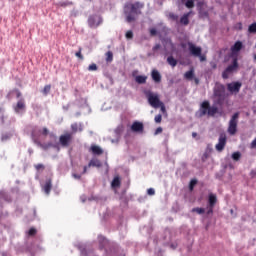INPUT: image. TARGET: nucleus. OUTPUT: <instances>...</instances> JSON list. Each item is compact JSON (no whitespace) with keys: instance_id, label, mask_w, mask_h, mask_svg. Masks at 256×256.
Here are the masks:
<instances>
[{"instance_id":"f3484780","label":"nucleus","mask_w":256,"mask_h":256,"mask_svg":"<svg viewBox=\"0 0 256 256\" xmlns=\"http://www.w3.org/2000/svg\"><path fill=\"white\" fill-rule=\"evenodd\" d=\"M151 77L155 83H161V73L157 70H152Z\"/></svg>"},{"instance_id":"8fccbe9b","label":"nucleus","mask_w":256,"mask_h":256,"mask_svg":"<svg viewBox=\"0 0 256 256\" xmlns=\"http://www.w3.org/2000/svg\"><path fill=\"white\" fill-rule=\"evenodd\" d=\"M147 193H148V195H155V189L149 188V189L147 190Z\"/></svg>"},{"instance_id":"a878e982","label":"nucleus","mask_w":256,"mask_h":256,"mask_svg":"<svg viewBox=\"0 0 256 256\" xmlns=\"http://www.w3.org/2000/svg\"><path fill=\"white\" fill-rule=\"evenodd\" d=\"M194 75H195V73H194L193 69H191L190 71H187L184 74V77H185V79L191 80V79H193Z\"/></svg>"},{"instance_id":"a18cd8bd","label":"nucleus","mask_w":256,"mask_h":256,"mask_svg":"<svg viewBox=\"0 0 256 256\" xmlns=\"http://www.w3.org/2000/svg\"><path fill=\"white\" fill-rule=\"evenodd\" d=\"M235 29H237L238 31H241L243 29V24L241 22H238L236 25H235Z\"/></svg>"},{"instance_id":"c03bdc74","label":"nucleus","mask_w":256,"mask_h":256,"mask_svg":"<svg viewBox=\"0 0 256 256\" xmlns=\"http://www.w3.org/2000/svg\"><path fill=\"white\" fill-rule=\"evenodd\" d=\"M159 108L163 113H167V109L165 108V104L163 102L159 105Z\"/></svg>"},{"instance_id":"2eb2a0df","label":"nucleus","mask_w":256,"mask_h":256,"mask_svg":"<svg viewBox=\"0 0 256 256\" xmlns=\"http://www.w3.org/2000/svg\"><path fill=\"white\" fill-rule=\"evenodd\" d=\"M239 67V63L237 61V58H234L233 59V62L231 65H229L226 70L229 72V73H233V71H236Z\"/></svg>"},{"instance_id":"423d86ee","label":"nucleus","mask_w":256,"mask_h":256,"mask_svg":"<svg viewBox=\"0 0 256 256\" xmlns=\"http://www.w3.org/2000/svg\"><path fill=\"white\" fill-rule=\"evenodd\" d=\"M73 141V133L66 132L59 137V143L61 147H69L71 145V142Z\"/></svg>"},{"instance_id":"4c0bfd02","label":"nucleus","mask_w":256,"mask_h":256,"mask_svg":"<svg viewBox=\"0 0 256 256\" xmlns=\"http://www.w3.org/2000/svg\"><path fill=\"white\" fill-rule=\"evenodd\" d=\"M82 48H79V50L75 53V56L78 57L81 61H83L84 57L83 54H81Z\"/></svg>"},{"instance_id":"e2e57ef3","label":"nucleus","mask_w":256,"mask_h":256,"mask_svg":"<svg viewBox=\"0 0 256 256\" xmlns=\"http://www.w3.org/2000/svg\"><path fill=\"white\" fill-rule=\"evenodd\" d=\"M204 159H207V157H208V155H207V153H204Z\"/></svg>"},{"instance_id":"473e14b6","label":"nucleus","mask_w":256,"mask_h":256,"mask_svg":"<svg viewBox=\"0 0 256 256\" xmlns=\"http://www.w3.org/2000/svg\"><path fill=\"white\" fill-rule=\"evenodd\" d=\"M232 159L233 161H239V159H241V152H234L232 154Z\"/></svg>"},{"instance_id":"c85d7f7f","label":"nucleus","mask_w":256,"mask_h":256,"mask_svg":"<svg viewBox=\"0 0 256 256\" xmlns=\"http://www.w3.org/2000/svg\"><path fill=\"white\" fill-rule=\"evenodd\" d=\"M195 185H197V179H192L189 183V191H193L195 189Z\"/></svg>"},{"instance_id":"393cba45","label":"nucleus","mask_w":256,"mask_h":256,"mask_svg":"<svg viewBox=\"0 0 256 256\" xmlns=\"http://www.w3.org/2000/svg\"><path fill=\"white\" fill-rule=\"evenodd\" d=\"M88 167H101V161L99 160H90Z\"/></svg>"},{"instance_id":"49530a36","label":"nucleus","mask_w":256,"mask_h":256,"mask_svg":"<svg viewBox=\"0 0 256 256\" xmlns=\"http://www.w3.org/2000/svg\"><path fill=\"white\" fill-rule=\"evenodd\" d=\"M160 133H163V128L162 127H158L155 132L154 135H159Z\"/></svg>"},{"instance_id":"ddd939ff","label":"nucleus","mask_w":256,"mask_h":256,"mask_svg":"<svg viewBox=\"0 0 256 256\" xmlns=\"http://www.w3.org/2000/svg\"><path fill=\"white\" fill-rule=\"evenodd\" d=\"M191 13H193L192 11L183 14V16L180 18V25H184L185 27H187V25H189V17H191Z\"/></svg>"},{"instance_id":"7ed1b4c3","label":"nucleus","mask_w":256,"mask_h":256,"mask_svg":"<svg viewBox=\"0 0 256 256\" xmlns=\"http://www.w3.org/2000/svg\"><path fill=\"white\" fill-rule=\"evenodd\" d=\"M31 137L34 143H37V145H39V147H41V149H43L44 151H47V149H51V147H54V149H57L59 151V146L53 144V142L41 143V141H39V134H37V128H33Z\"/></svg>"},{"instance_id":"5fc2aeb1","label":"nucleus","mask_w":256,"mask_h":256,"mask_svg":"<svg viewBox=\"0 0 256 256\" xmlns=\"http://www.w3.org/2000/svg\"><path fill=\"white\" fill-rule=\"evenodd\" d=\"M71 129L72 131H77V124H72Z\"/></svg>"},{"instance_id":"680f3d73","label":"nucleus","mask_w":256,"mask_h":256,"mask_svg":"<svg viewBox=\"0 0 256 256\" xmlns=\"http://www.w3.org/2000/svg\"><path fill=\"white\" fill-rule=\"evenodd\" d=\"M192 137H194V138L197 137V132H193Z\"/></svg>"},{"instance_id":"c9c22d12","label":"nucleus","mask_w":256,"mask_h":256,"mask_svg":"<svg viewBox=\"0 0 256 256\" xmlns=\"http://www.w3.org/2000/svg\"><path fill=\"white\" fill-rule=\"evenodd\" d=\"M249 33H256V22L252 23L248 28Z\"/></svg>"},{"instance_id":"1a4fd4ad","label":"nucleus","mask_w":256,"mask_h":256,"mask_svg":"<svg viewBox=\"0 0 256 256\" xmlns=\"http://www.w3.org/2000/svg\"><path fill=\"white\" fill-rule=\"evenodd\" d=\"M242 85L243 84L241 82L228 83L227 90L229 91V93H239L241 91Z\"/></svg>"},{"instance_id":"79ce46f5","label":"nucleus","mask_w":256,"mask_h":256,"mask_svg":"<svg viewBox=\"0 0 256 256\" xmlns=\"http://www.w3.org/2000/svg\"><path fill=\"white\" fill-rule=\"evenodd\" d=\"M81 255L82 256H93V252H87V249H82Z\"/></svg>"},{"instance_id":"f8f14e48","label":"nucleus","mask_w":256,"mask_h":256,"mask_svg":"<svg viewBox=\"0 0 256 256\" xmlns=\"http://www.w3.org/2000/svg\"><path fill=\"white\" fill-rule=\"evenodd\" d=\"M25 109V100L20 99L17 104L14 106L15 113H21V111H24Z\"/></svg>"},{"instance_id":"cd10ccee","label":"nucleus","mask_w":256,"mask_h":256,"mask_svg":"<svg viewBox=\"0 0 256 256\" xmlns=\"http://www.w3.org/2000/svg\"><path fill=\"white\" fill-rule=\"evenodd\" d=\"M106 61H107V63H111L113 61V52L108 51L106 53Z\"/></svg>"},{"instance_id":"9d476101","label":"nucleus","mask_w":256,"mask_h":256,"mask_svg":"<svg viewBox=\"0 0 256 256\" xmlns=\"http://www.w3.org/2000/svg\"><path fill=\"white\" fill-rule=\"evenodd\" d=\"M130 129L133 133H143V131H145V126L143 125V122L134 121Z\"/></svg>"},{"instance_id":"bb28decb","label":"nucleus","mask_w":256,"mask_h":256,"mask_svg":"<svg viewBox=\"0 0 256 256\" xmlns=\"http://www.w3.org/2000/svg\"><path fill=\"white\" fill-rule=\"evenodd\" d=\"M192 213H197L198 215H203V213H205V208H199V207L193 208Z\"/></svg>"},{"instance_id":"69168bd1","label":"nucleus","mask_w":256,"mask_h":256,"mask_svg":"<svg viewBox=\"0 0 256 256\" xmlns=\"http://www.w3.org/2000/svg\"><path fill=\"white\" fill-rule=\"evenodd\" d=\"M195 81H196V83H199V80H198V79H196Z\"/></svg>"},{"instance_id":"2f4dec72","label":"nucleus","mask_w":256,"mask_h":256,"mask_svg":"<svg viewBox=\"0 0 256 256\" xmlns=\"http://www.w3.org/2000/svg\"><path fill=\"white\" fill-rule=\"evenodd\" d=\"M51 92V85L44 86V89L42 90L43 95H49Z\"/></svg>"},{"instance_id":"f257e3e1","label":"nucleus","mask_w":256,"mask_h":256,"mask_svg":"<svg viewBox=\"0 0 256 256\" xmlns=\"http://www.w3.org/2000/svg\"><path fill=\"white\" fill-rule=\"evenodd\" d=\"M145 7V3L143 2H127L124 5V15L127 23H133V21H137V16L141 15V9Z\"/></svg>"},{"instance_id":"39448f33","label":"nucleus","mask_w":256,"mask_h":256,"mask_svg":"<svg viewBox=\"0 0 256 256\" xmlns=\"http://www.w3.org/2000/svg\"><path fill=\"white\" fill-rule=\"evenodd\" d=\"M239 112H236L232 115L227 132L229 135H235L237 133V123H239Z\"/></svg>"},{"instance_id":"f704fd0d","label":"nucleus","mask_w":256,"mask_h":256,"mask_svg":"<svg viewBox=\"0 0 256 256\" xmlns=\"http://www.w3.org/2000/svg\"><path fill=\"white\" fill-rule=\"evenodd\" d=\"M28 235L29 237H35V235H37V229H35L34 227L30 228L28 231Z\"/></svg>"},{"instance_id":"37998d69","label":"nucleus","mask_w":256,"mask_h":256,"mask_svg":"<svg viewBox=\"0 0 256 256\" xmlns=\"http://www.w3.org/2000/svg\"><path fill=\"white\" fill-rule=\"evenodd\" d=\"M126 39H133V31L129 30L125 34Z\"/></svg>"},{"instance_id":"4d7b16f0","label":"nucleus","mask_w":256,"mask_h":256,"mask_svg":"<svg viewBox=\"0 0 256 256\" xmlns=\"http://www.w3.org/2000/svg\"><path fill=\"white\" fill-rule=\"evenodd\" d=\"M72 177H74V179H81V175L79 174H73Z\"/></svg>"},{"instance_id":"aec40b11","label":"nucleus","mask_w":256,"mask_h":256,"mask_svg":"<svg viewBox=\"0 0 256 256\" xmlns=\"http://www.w3.org/2000/svg\"><path fill=\"white\" fill-rule=\"evenodd\" d=\"M216 203H217V196L215 194H209L208 206L215 207Z\"/></svg>"},{"instance_id":"864d4df0","label":"nucleus","mask_w":256,"mask_h":256,"mask_svg":"<svg viewBox=\"0 0 256 256\" xmlns=\"http://www.w3.org/2000/svg\"><path fill=\"white\" fill-rule=\"evenodd\" d=\"M196 57H199L201 62L207 60V58L205 56H203L202 54H200V56H196Z\"/></svg>"},{"instance_id":"412c9836","label":"nucleus","mask_w":256,"mask_h":256,"mask_svg":"<svg viewBox=\"0 0 256 256\" xmlns=\"http://www.w3.org/2000/svg\"><path fill=\"white\" fill-rule=\"evenodd\" d=\"M225 93V86L223 84L219 85L217 89L214 91V95L216 97H221Z\"/></svg>"},{"instance_id":"dca6fc26","label":"nucleus","mask_w":256,"mask_h":256,"mask_svg":"<svg viewBox=\"0 0 256 256\" xmlns=\"http://www.w3.org/2000/svg\"><path fill=\"white\" fill-rule=\"evenodd\" d=\"M52 188H53V184L51 182V179H48L43 186L44 193H46V195H49L51 193Z\"/></svg>"},{"instance_id":"603ef678","label":"nucleus","mask_w":256,"mask_h":256,"mask_svg":"<svg viewBox=\"0 0 256 256\" xmlns=\"http://www.w3.org/2000/svg\"><path fill=\"white\" fill-rule=\"evenodd\" d=\"M159 49H161V44H156V45L153 47V51H159Z\"/></svg>"},{"instance_id":"58836bf2","label":"nucleus","mask_w":256,"mask_h":256,"mask_svg":"<svg viewBox=\"0 0 256 256\" xmlns=\"http://www.w3.org/2000/svg\"><path fill=\"white\" fill-rule=\"evenodd\" d=\"M98 67L97 64L92 63L88 66V71H97Z\"/></svg>"},{"instance_id":"ea45409f","label":"nucleus","mask_w":256,"mask_h":256,"mask_svg":"<svg viewBox=\"0 0 256 256\" xmlns=\"http://www.w3.org/2000/svg\"><path fill=\"white\" fill-rule=\"evenodd\" d=\"M231 74V72L227 71V69H225L222 72V79H229V75Z\"/></svg>"},{"instance_id":"f03ea898","label":"nucleus","mask_w":256,"mask_h":256,"mask_svg":"<svg viewBox=\"0 0 256 256\" xmlns=\"http://www.w3.org/2000/svg\"><path fill=\"white\" fill-rule=\"evenodd\" d=\"M218 111L219 109L217 106H211L209 101H204L200 106V117H205V115H208V117H215Z\"/></svg>"},{"instance_id":"b1692460","label":"nucleus","mask_w":256,"mask_h":256,"mask_svg":"<svg viewBox=\"0 0 256 256\" xmlns=\"http://www.w3.org/2000/svg\"><path fill=\"white\" fill-rule=\"evenodd\" d=\"M167 63L170 64L171 67H177V59H175L173 56H169L167 58Z\"/></svg>"},{"instance_id":"338daca9","label":"nucleus","mask_w":256,"mask_h":256,"mask_svg":"<svg viewBox=\"0 0 256 256\" xmlns=\"http://www.w3.org/2000/svg\"><path fill=\"white\" fill-rule=\"evenodd\" d=\"M254 59L256 60V54L254 55Z\"/></svg>"},{"instance_id":"72a5a7b5","label":"nucleus","mask_w":256,"mask_h":256,"mask_svg":"<svg viewBox=\"0 0 256 256\" xmlns=\"http://www.w3.org/2000/svg\"><path fill=\"white\" fill-rule=\"evenodd\" d=\"M98 241H99V243L101 244V245H100V249H103V247H105V246L103 245V243H107V239H105V237H103V236H99V237H98Z\"/></svg>"},{"instance_id":"bf43d9fd","label":"nucleus","mask_w":256,"mask_h":256,"mask_svg":"<svg viewBox=\"0 0 256 256\" xmlns=\"http://www.w3.org/2000/svg\"><path fill=\"white\" fill-rule=\"evenodd\" d=\"M9 139V136H2V141H7Z\"/></svg>"},{"instance_id":"6e6552de","label":"nucleus","mask_w":256,"mask_h":256,"mask_svg":"<svg viewBox=\"0 0 256 256\" xmlns=\"http://www.w3.org/2000/svg\"><path fill=\"white\" fill-rule=\"evenodd\" d=\"M225 145H227V135L225 133L220 134L218 143L216 144V151H223L225 149Z\"/></svg>"},{"instance_id":"6ab92c4d","label":"nucleus","mask_w":256,"mask_h":256,"mask_svg":"<svg viewBox=\"0 0 256 256\" xmlns=\"http://www.w3.org/2000/svg\"><path fill=\"white\" fill-rule=\"evenodd\" d=\"M89 27H99V22H97V16H90L88 18Z\"/></svg>"},{"instance_id":"de8ad7c7","label":"nucleus","mask_w":256,"mask_h":256,"mask_svg":"<svg viewBox=\"0 0 256 256\" xmlns=\"http://www.w3.org/2000/svg\"><path fill=\"white\" fill-rule=\"evenodd\" d=\"M150 35L152 37H155V35H157V29H155V28L150 29Z\"/></svg>"},{"instance_id":"0eeeda50","label":"nucleus","mask_w":256,"mask_h":256,"mask_svg":"<svg viewBox=\"0 0 256 256\" xmlns=\"http://www.w3.org/2000/svg\"><path fill=\"white\" fill-rule=\"evenodd\" d=\"M188 51L192 57H201V53H203V49L200 46H196L193 42H188Z\"/></svg>"},{"instance_id":"5701e85b","label":"nucleus","mask_w":256,"mask_h":256,"mask_svg":"<svg viewBox=\"0 0 256 256\" xmlns=\"http://www.w3.org/2000/svg\"><path fill=\"white\" fill-rule=\"evenodd\" d=\"M111 187L116 189L117 187H121V178L119 176L114 177L111 183Z\"/></svg>"},{"instance_id":"4be33fe9","label":"nucleus","mask_w":256,"mask_h":256,"mask_svg":"<svg viewBox=\"0 0 256 256\" xmlns=\"http://www.w3.org/2000/svg\"><path fill=\"white\" fill-rule=\"evenodd\" d=\"M135 81L138 85H144V83H147V76L138 75L135 77Z\"/></svg>"},{"instance_id":"0e129e2a","label":"nucleus","mask_w":256,"mask_h":256,"mask_svg":"<svg viewBox=\"0 0 256 256\" xmlns=\"http://www.w3.org/2000/svg\"><path fill=\"white\" fill-rule=\"evenodd\" d=\"M251 173H252V175H255V171H252Z\"/></svg>"},{"instance_id":"09e8293b","label":"nucleus","mask_w":256,"mask_h":256,"mask_svg":"<svg viewBox=\"0 0 256 256\" xmlns=\"http://www.w3.org/2000/svg\"><path fill=\"white\" fill-rule=\"evenodd\" d=\"M250 147H251V149H256V137L251 142Z\"/></svg>"},{"instance_id":"a211bd4d","label":"nucleus","mask_w":256,"mask_h":256,"mask_svg":"<svg viewBox=\"0 0 256 256\" xmlns=\"http://www.w3.org/2000/svg\"><path fill=\"white\" fill-rule=\"evenodd\" d=\"M243 49V43L241 41H237L232 47V53H239V51Z\"/></svg>"},{"instance_id":"6e6d98bb","label":"nucleus","mask_w":256,"mask_h":256,"mask_svg":"<svg viewBox=\"0 0 256 256\" xmlns=\"http://www.w3.org/2000/svg\"><path fill=\"white\" fill-rule=\"evenodd\" d=\"M87 169H89V166H84V169H83L82 175H85V173H87Z\"/></svg>"},{"instance_id":"c756f323","label":"nucleus","mask_w":256,"mask_h":256,"mask_svg":"<svg viewBox=\"0 0 256 256\" xmlns=\"http://www.w3.org/2000/svg\"><path fill=\"white\" fill-rule=\"evenodd\" d=\"M185 6L187 7V9H193V7H195V2L193 0H188L185 3Z\"/></svg>"},{"instance_id":"052dcab7","label":"nucleus","mask_w":256,"mask_h":256,"mask_svg":"<svg viewBox=\"0 0 256 256\" xmlns=\"http://www.w3.org/2000/svg\"><path fill=\"white\" fill-rule=\"evenodd\" d=\"M185 47H187V44L182 43V44H181V48H182V49H185Z\"/></svg>"},{"instance_id":"3c124183","label":"nucleus","mask_w":256,"mask_h":256,"mask_svg":"<svg viewBox=\"0 0 256 256\" xmlns=\"http://www.w3.org/2000/svg\"><path fill=\"white\" fill-rule=\"evenodd\" d=\"M213 208L214 207L208 206L207 215H213Z\"/></svg>"},{"instance_id":"13d9d810","label":"nucleus","mask_w":256,"mask_h":256,"mask_svg":"<svg viewBox=\"0 0 256 256\" xmlns=\"http://www.w3.org/2000/svg\"><path fill=\"white\" fill-rule=\"evenodd\" d=\"M16 97H17V99H19V97H21V92L19 90H17Z\"/></svg>"},{"instance_id":"9b49d317","label":"nucleus","mask_w":256,"mask_h":256,"mask_svg":"<svg viewBox=\"0 0 256 256\" xmlns=\"http://www.w3.org/2000/svg\"><path fill=\"white\" fill-rule=\"evenodd\" d=\"M37 135L38 137H40V135H43V137H47V135H49L51 139H55L56 137L53 132H49V129L47 127L42 128V130L37 129Z\"/></svg>"},{"instance_id":"7c9ffc66","label":"nucleus","mask_w":256,"mask_h":256,"mask_svg":"<svg viewBox=\"0 0 256 256\" xmlns=\"http://www.w3.org/2000/svg\"><path fill=\"white\" fill-rule=\"evenodd\" d=\"M168 17L172 21H179V16L177 14L173 13V12L169 13Z\"/></svg>"},{"instance_id":"4468645a","label":"nucleus","mask_w":256,"mask_h":256,"mask_svg":"<svg viewBox=\"0 0 256 256\" xmlns=\"http://www.w3.org/2000/svg\"><path fill=\"white\" fill-rule=\"evenodd\" d=\"M90 151L92 152V155H103V149L95 144L91 145Z\"/></svg>"},{"instance_id":"e433bc0d","label":"nucleus","mask_w":256,"mask_h":256,"mask_svg":"<svg viewBox=\"0 0 256 256\" xmlns=\"http://www.w3.org/2000/svg\"><path fill=\"white\" fill-rule=\"evenodd\" d=\"M34 168L36 169V171H45V165L43 164H35Z\"/></svg>"},{"instance_id":"a19ab883","label":"nucleus","mask_w":256,"mask_h":256,"mask_svg":"<svg viewBox=\"0 0 256 256\" xmlns=\"http://www.w3.org/2000/svg\"><path fill=\"white\" fill-rule=\"evenodd\" d=\"M155 123H161L163 121V116L161 114H157L154 118Z\"/></svg>"},{"instance_id":"20e7f679","label":"nucleus","mask_w":256,"mask_h":256,"mask_svg":"<svg viewBox=\"0 0 256 256\" xmlns=\"http://www.w3.org/2000/svg\"><path fill=\"white\" fill-rule=\"evenodd\" d=\"M145 96L148 100L149 105H151L154 109H159V105L163 103L159 98V95L150 90L145 92Z\"/></svg>"}]
</instances>
